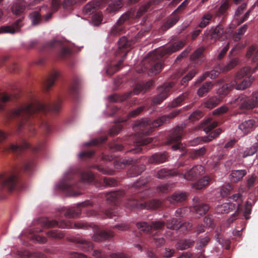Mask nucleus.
I'll return each instance as SVG.
<instances>
[{"label":"nucleus","mask_w":258,"mask_h":258,"mask_svg":"<svg viewBox=\"0 0 258 258\" xmlns=\"http://www.w3.org/2000/svg\"><path fill=\"white\" fill-rule=\"evenodd\" d=\"M61 99L59 97L52 103L41 102L36 99L31 98L29 102L12 110L10 117L18 120L19 131L26 128L33 135L35 130L33 125L36 121L39 123L41 121L42 127L49 133L51 131V125L47 121L42 119V116L48 113L58 112L61 108Z\"/></svg>","instance_id":"nucleus-1"},{"label":"nucleus","mask_w":258,"mask_h":258,"mask_svg":"<svg viewBox=\"0 0 258 258\" xmlns=\"http://www.w3.org/2000/svg\"><path fill=\"white\" fill-rule=\"evenodd\" d=\"M184 45V41L180 40L168 47L161 48L149 53L142 63V69L138 70V72L146 73L150 76L159 74L163 67L164 61L162 57L165 55L170 54L179 50Z\"/></svg>","instance_id":"nucleus-2"},{"label":"nucleus","mask_w":258,"mask_h":258,"mask_svg":"<svg viewBox=\"0 0 258 258\" xmlns=\"http://www.w3.org/2000/svg\"><path fill=\"white\" fill-rule=\"evenodd\" d=\"M141 29L135 37V40H130L126 37H122L118 41V48L115 53V56L117 63L110 66L107 70V73L112 75L121 68L122 62L126 56L127 52L131 49L132 45L138 41L144 35V33L148 32L151 29V23L147 18L144 17L141 22Z\"/></svg>","instance_id":"nucleus-3"},{"label":"nucleus","mask_w":258,"mask_h":258,"mask_svg":"<svg viewBox=\"0 0 258 258\" xmlns=\"http://www.w3.org/2000/svg\"><path fill=\"white\" fill-rule=\"evenodd\" d=\"M95 180L94 174L90 171L70 172L66 174L58 184V188L68 192L72 196H77L81 192L79 190L84 187L86 183H90Z\"/></svg>","instance_id":"nucleus-4"},{"label":"nucleus","mask_w":258,"mask_h":258,"mask_svg":"<svg viewBox=\"0 0 258 258\" xmlns=\"http://www.w3.org/2000/svg\"><path fill=\"white\" fill-rule=\"evenodd\" d=\"M146 179H140L137 180L129 189V192L133 194L128 197L126 202L125 207L130 210L136 209H157L161 205V202L156 200L147 201L144 200V196L147 191L141 192V190L147 183Z\"/></svg>","instance_id":"nucleus-5"},{"label":"nucleus","mask_w":258,"mask_h":258,"mask_svg":"<svg viewBox=\"0 0 258 258\" xmlns=\"http://www.w3.org/2000/svg\"><path fill=\"white\" fill-rule=\"evenodd\" d=\"M35 162L33 159L25 161L23 165L15 168L13 171L0 174V186L9 191L16 187L18 183L17 174L20 171L26 173L31 172L34 168Z\"/></svg>","instance_id":"nucleus-6"},{"label":"nucleus","mask_w":258,"mask_h":258,"mask_svg":"<svg viewBox=\"0 0 258 258\" xmlns=\"http://www.w3.org/2000/svg\"><path fill=\"white\" fill-rule=\"evenodd\" d=\"M180 112V110H175L168 115H163L154 121L149 118H146L137 122L134 126V130L137 131L139 135H149L155 128L158 127L175 117Z\"/></svg>","instance_id":"nucleus-7"},{"label":"nucleus","mask_w":258,"mask_h":258,"mask_svg":"<svg viewBox=\"0 0 258 258\" xmlns=\"http://www.w3.org/2000/svg\"><path fill=\"white\" fill-rule=\"evenodd\" d=\"M250 73L251 69L248 67L243 68L237 73L234 80L231 81L230 83H226L218 89L219 96L227 95L233 88L237 90H241L249 87L252 81L249 78H245L240 83L239 82V80Z\"/></svg>","instance_id":"nucleus-8"},{"label":"nucleus","mask_w":258,"mask_h":258,"mask_svg":"<svg viewBox=\"0 0 258 258\" xmlns=\"http://www.w3.org/2000/svg\"><path fill=\"white\" fill-rule=\"evenodd\" d=\"M41 226L44 228H52L58 227L60 228H77L83 229H89L92 228L94 230H98V227L92 223H88L83 221H78L73 224L70 221L62 220L58 222L56 220H50L47 218H43L41 220Z\"/></svg>","instance_id":"nucleus-9"},{"label":"nucleus","mask_w":258,"mask_h":258,"mask_svg":"<svg viewBox=\"0 0 258 258\" xmlns=\"http://www.w3.org/2000/svg\"><path fill=\"white\" fill-rule=\"evenodd\" d=\"M241 109H251L258 107V91L252 93L250 97L241 94L231 102Z\"/></svg>","instance_id":"nucleus-10"},{"label":"nucleus","mask_w":258,"mask_h":258,"mask_svg":"<svg viewBox=\"0 0 258 258\" xmlns=\"http://www.w3.org/2000/svg\"><path fill=\"white\" fill-rule=\"evenodd\" d=\"M154 85V82L152 80L149 81L145 83L138 84L136 85L133 91L130 92L122 96L118 94H114L109 96V100L111 102H122L130 97L132 94L138 95L143 92L145 93Z\"/></svg>","instance_id":"nucleus-11"},{"label":"nucleus","mask_w":258,"mask_h":258,"mask_svg":"<svg viewBox=\"0 0 258 258\" xmlns=\"http://www.w3.org/2000/svg\"><path fill=\"white\" fill-rule=\"evenodd\" d=\"M183 135V127L177 126L173 128L168 135L167 144L168 145L174 144L171 146L173 150H177L182 151L183 154L185 153V148L179 141L181 140Z\"/></svg>","instance_id":"nucleus-12"},{"label":"nucleus","mask_w":258,"mask_h":258,"mask_svg":"<svg viewBox=\"0 0 258 258\" xmlns=\"http://www.w3.org/2000/svg\"><path fill=\"white\" fill-rule=\"evenodd\" d=\"M44 144L42 143H39L37 145L33 146L30 145L24 139H23L21 143L19 144H11L10 145L4 146L3 148L5 151L12 152L14 153L18 154L22 152L24 150L29 149L34 153H36L41 151L43 148Z\"/></svg>","instance_id":"nucleus-13"},{"label":"nucleus","mask_w":258,"mask_h":258,"mask_svg":"<svg viewBox=\"0 0 258 258\" xmlns=\"http://www.w3.org/2000/svg\"><path fill=\"white\" fill-rule=\"evenodd\" d=\"M92 202L86 201L77 205L76 207H63L59 210L60 214L64 213V216L68 218H74L78 217L81 213V207L91 206Z\"/></svg>","instance_id":"nucleus-14"},{"label":"nucleus","mask_w":258,"mask_h":258,"mask_svg":"<svg viewBox=\"0 0 258 258\" xmlns=\"http://www.w3.org/2000/svg\"><path fill=\"white\" fill-rule=\"evenodd\" d=\"M165 225V223L161 221H152L150 223L146 222H139L137 223L136 226L144 233H151L153 230H161Z\"/></svg>","instance_id":"nucleus-15"},{"label":"nucleus","mask_w":258,"mask_h":258,"mask_svg":"<svg viewBox=\"0 0 258 258\" xmlns=\"http://www.w3.org/2000/svg\"><path fill=\"white\" fill-rule=\"evenodd\" d=\"M204 173V167L201 165H197L190 169H187L184 173H180L178 172V176L187 180H195L199 176L203 175Z\"/></svg>","instance_id":"nucleus-16"},{"label":"nucleus","mask_w":258,"mask_h":258,"mask_svg":"<svg viewBox=\"0 0 258 258\" xmlns=\"http://www.w3.org/2000/svg\"><path fill=\"white\" fill-rule=\"evenodd\" d=\"M173 82H170L159 87V94L153 98L152 100V104L154 105L159 104L165 100L168 96L169 92L173 88Z\"/></svg>","instance_id":"nucleus-17"},{"label":"nucleus","mask_w":258,"mask_h":258,"mask_svg":"<svg viewBox=\"0 0 258 258\" xmlns=\"http://www.w3.org/2000/svg\"><path fill=\"white\" fill-rule=\"evenodd\" d=\"M231 33L230 29H224L221 24H219L216 27L211 29L210 36L212 39L223 41L229 37Z\"/></svg>","instance_id":"nucleus-18"},{"label":"nucleus","mask_w":258,"mask_h":258,"mask_svg":"<svg viewBox=\"0 0 258 258\" xmlns=\"http://www.w3.org/2000/svg\"><path fill=\"white\" fill-rule=\"evenodd\" d=\"M237 59L235 58L231 59L229 62L225 66L219 64L214 70L210 72H206V73H209L208 74V77L213 79L218 77L221 72H226L233 69L237 65Z\"/></svg>","instance_id":"nucleus-19"},{"label":"nucleus","mask_w":258,"mask_h":258,"mask_svg":"<svg viewBox=\"0 0 258 258\" xmlns=\"http://www.w3.org/2000/svg\"><path fill=\"white\" fill-rule=\"evenodd\" d=\"M48 47L50 48H58L60 49L59 56L60 58L66 59L69 58L72 54L71 50L68 47L62 46V42L58 40H54L47 44Z\"/></svg>","instance_id":"nucleus-20"},{"label":"nucleus","mask_w":258,"mask_h":258,"mask_svg":"<svg viewBox=\"0 0 258 258\" xmlns=\"http://www.w3.org/2000/svg\"><path fill=\"white\" fill-rule=\"evenodd\" d=\"M24 16H20L12 25L9 26H2L0 27V34L10 33L14 34L20 31V28L23 26L22 21Z\"/></svg>","instance_id":"nucleus-21"},{"label":"nucleus","mask_w":258,"mask_h":258,"mask_svg":"<svg viewBox=\"0 0 258 258\" xmlns=\"http://www.w3.org/2000/svg\"><path fill=\"white\" fill-rule=\"evenodd\" d=\"M114 235V232L111 230L96 231L92 236V239L95 242H102L111 240Z\"/></svg>","instance_id":"nucleus-22"},{"label":"nucleus","mask_w":258,"mask_h":258,"mask_svg":"<svg viewBox=\"0 0 258 258\" xmlns=\"http://www.w3.org/2000/svg\"><path fill=\"white\" fill-rule=\"evenodd\" d=\"M97 212L95 211H89L87 212V215L89 217L96 216L99 218L105 219L106 218H111L113 216L117 215V213L115 209H108L101 211V213Z\"/></svg>","instance_id":"nucleus-23"},{"label":"nucleus","mask_w":258,"mask_h":258,"mask_svg":"<svg viewBox=\"0 0 258 258\" xmlns=\"http://www.w3.org/2000/svg\"><path fill=\"white\" fill-rule=\"evenodd\" d=\"M125 193L123 190L113 191L107 193L106 195L107 202L112 205L117 206L121 198H122Z\"/></svg>","instance_id":"nucleus-24"},{"label":"nucleus","mask_w":258,"mask_h":258,"mask_svg":"<svg viewBox=\"0 0 258 258\" xmlns=\"http://www.w3.org/2000/svg\"><path fill=\"white\" fill-rule=\"evenodd\" d=\"M76 246L84 251H88L92 250L93 247V243L88 240L80 237H74L72 240Z\"/></svg>","instance_id":"nucleus-25"},{"label":"nucleus","mask_w":258,"mask_h":258,"mask_svg":"<svg viewBox=\"0 0 258 258\" xmlns=\"http://www.w3.org/2000/svg\"><path fill=\"white\" fill-rule=\"evenodd\" d=\"M155 176L161 179L168 178L174 176H178V171L175 169L162 168L156 172Z\"/></svg>","instance_id":"nucleus-26"},{"label":"nucleus","mask_w":258,"mask_h":258,"mask_svg":"<svg viewBox=\"0 0 258 258\" xmlns=\"http://www.w3.org/2000/svg\"><path fill=\"white\" fill-rule=\"evenodd\" d=\"M256 123L255 119H249L240 124L238 127L245 135H247L253 130Z\"/></svg>","instance_id":"nucleus-27"},{"label":"nucleus","mask_w":258,"mask_h":258,"mask_svg":"<svg viewBox=\"0 0 258 258\" xmlns=\"http://www.w3.org/2000/svg\"><path fill=\"white\" fill-rule=\"evenodd\" d=\"M246 56L247 58H252V61L254 62H257L256 66L251 69V72L254 73L256 70L258 69V49L255 46L252 45L249 47L247 51ZM249 68V67H248Z\"/></svg>","instance_id":"nucleus-28"},{"label":"nucleus","mask_w":258,"mask_h":258,"mask_svg":"<svg viewBox=\"0 0 258 258\" xmlns=\"http://www.w3.org/2000/svg\"><path fill=\"white\" fill-rule=\"evenodd\" d=\"M168 155L166 152L156 153L151 156L149 158V162L151 164H159L166 162L167 160Z\"/></svg>","instance_id":"nucleus-29"},{"label":"nucleus","mask_w":258,"mask_h":258,"mask_svg":"<svg viewBox=\"0 0 258 258\" xmlns=\"http://www.w3.org/2000/svg\"><path fill=\"white\" fill-rule=\"evenodd\" d=\"M153 139L152 138H144L143 137H140L138 141L135 143V146L137 148L132 149L128 152H130L133 153H140L143 150V149L141 147V146H144L146 145H147L151 143Z\"/></svg>","instance_id":"nucleus-30"},{"label":"nucleus","mask_w":258,"mask_h":258,"mask_svg":"<svg viewBox=\"0 0 258 258\" xmlns=\"http://www.w3.org/2000/svg\"><path fill=\"white\" fill-rule=\"evenodd\" d=\"M194 200L196 201L195 205L194 207L196 213L200 216L206 214L209 211L210 206L207 204L201 203L198 198H194Z\"/></svg>","instance_id":"nucleus-31"},{"label":"nucleus","mask_w":258,"mask_h":258,"mask_svg":"<svg viewBox=\"0 0 258 258\" xmlns=\"http://www.w3.org/2000/svg\"><path fill=\"white\" fill-rule=\"evenodd\" d=\"M101 1L92 2L86 4L83 9V12L86 15H91L101 7Z\"/></svg>","instance_id":"nucleus-32"},{"label":"nucleus","mask_w":258,"mask_h":258,"mask_svg":"<svg viewBox=\"0 0 258 258\" xmlns=\"http://www.w3.org/2000/svg\"><path fill=\"white\" fill-rule=\"evenodd\" d=\"M26 3L24 0H17L13 5L12 11L16 15H21L25 10Z\"/></svg>","instance_id":"nucleus-33"},{"label":"nucleus","mask_w":258,"mask_h":258,"mask_svg":"<svg viewBox=\"0 0 258 258\" xmlns=\"http://www.w3.org/2000/svg\"><path fill=\"white\" fill-rule=\"evenodd\" d=\"M59 76V73L54 71L53 73L47 78L43 83V88L46 92H48L50 88L53 86L57 78Z\"/></svg>","instance_id":"nucleus-34"},{"label":"nucleus","mask_w":258,"mask_h":258,"mask_svg":"<svg viewBox=\"0 0 258 258\" xmlns=\"http://www.w3.org/2000/svg\"><path fill=\"white\" fill-rule=\"evenodd\" d=\"M223 99V97L220 96H214L209 97L207 100L204 102V107L208 109H212L217 106Z\"/></svg>","instance_id":"nucleus-35"},{"label":"nucleus","mask_w":258,"mask_h":258,"mask_svg":"<svg viewBox=\"0 0 258 258\" xmlns=\"http://www.w3.org/2000/svg\"><path fill=\"white\" fill-rule=\"evenodd\" d=\"M195 244V241L190 239H182L179 240L176 244L177 249L183 250L192 247Z\"/></svg>","instance_id":"nucleus-36"},{"label":"nucleus","mask_w":258,"mask_h":258,"mask_svg":"<svg viewBox=\"0 0 258 258\" xmlns=\"http://www.w3.org/2000/svg\"><path fill=\"white\" fill-rule=\"evenodd\" d=\"M179 19V16L178 15L174 14V13L173 12L171 17L169 18L161 26V30L163 31L167 30L168 29L173 26L178 22Z\"/></svg>","instance_id":"nucleus-37"},{"label":"nucleus","mask_w":258,"mask_h":258,"mask_svg":"<svg viewBox=\"0 0 258 258\" xmlns=\"http://www.w3.org/2000/svg\"><path fill=\"white\" fill-rule=\"evenodd\" d=\"M235 205L232 203H226L218 205L216 208V211L220 214H227L233 211L235 208Z\"/></svg>","instance_id":"nucleus-38"},{"label":"nucleus","mask_w":258,"mask_h":258,"mask_svg":"<svg viewBox=\"0 0 258 258\" xmlns=\"http://www.w3.org/2000/svg\"><path fill=\"white\" fill-rule=\"evenodd\" d=\"M135 161L130 157L121 158L116 160L114 163V165L116 168H123L127 166L134 164Z\"/></svg>","instance_id":"nucleus-39"},{"label":"nucleus","mask_w":258,"mask_h":258,"mask_svg":"<svg viewBox=\"0 0 258 258\" xmlns=\"http://www.w3.org/2000/svg\"><path fill=\"white\" fill-rule=\"evenodd\" d=\"M245 170H232L230 175V179L233 182H237L241 180L243 177L246 174Z\"/></svg>","instance_id":"nucleus-40"},{"label":"nucleus","mask_w":258,"mask_h":258,"mask_svg":"<svg viewBox=\"0 0 258 258\" xmlns=\"http://www.w3.org/2000/svg\"><path fill=\"white\" fill-rule=\"evenodd\" d=\"M123 6V2L121 0H111L107 8L109 13H113L118 11Z\"/></svg>","instance_id":"nucleus-41"},{"label":"nucleus","mask_w":258,"mask_h":258,"mask_svg":"<svg viewBox=\"0 0 258 258\" xmlns=\"http://www.w3.org/2000/svg\"><path fill=\"white\" fill-rule=\"evenodd\" d=\"M213 84L211 82H207L204 83L197 91L198 95L200 97H203L207 94L213 88Z\"/></svg>","instance_id":"nucleus-42"},{"label":"nucleus","mask_w":258,"mask_h":258,"mask_svg":"<svg viewBox=\"0 0 258 258\" xmlns=\"http://www.w3.org/2000/svg\"><path fill=\"white\" fill-rule=\"evenodd\" d=\"M145 169L144 165H133L128 170V174L131 176H137L140 175Z\"/></svg>","instance_id":"nucleus-43"},{"label":"nucleus","mask_w":258,"mask_h":258,"mask_svg":"<svg viewBox=\"0 0 258 258\" xmlns=\"http://www.w3.org/2000/svg\"><path fill=\"white\" fill-rule=\"evenodd\" d=\"M20 254L23 258H46V255L41 252L31 253L27 250L22 251Z\"/></svg>","instance_id":"nucleus-44"},{"label":"nucleus","mask_w":258,"mask_h":258,"mask_svg":"<svg viewBox=\"0 0 258 258\" xmlns=\"http://www.w3.org/2000/svg\"><path fill=\"white\" fill-rule=\"evenodd\" d=\"M217 126V122L215 121H212L210 118L207 119L202 124V127L203 129V131L207 134Z\"/></svg>","instance_id":"nucleus-45"},{"label":"nucleus","mask_w":258,"mask_h":258,"mask_svg":"<svg viewBox=\"0 0 258 258\" xmlns=\"http://www.w3.org/2000/svg\"><path fill=\"white\" fill-rule=\"evenodd\" d=\"M189 96L188 92H184L173 100L169 104V107L175 108L181 105L182 102L186 99Z\"/></svg>","instance_id":"nucleus-46"},{"label":"nucleus","mask_w":258,"mask_h":258,"mask_svg":"<svg viewBox=\"0 0 258 258\" xmlns=\"http://www.w3.org/2000/svg\"><path fill=\"white\" fill-rule=\"evenodd\" d=\"M180 223H181L180 219L172 218L167 220L166 226L168 229L177 230L180 228Z\"/></svg>","instance_id":"nucleus-47"},{"label":"nucleus","mask_w":258,"mask_h":258,"mask_svg":"<svg viewBox=\"0 0 258 258\" xmlns=\"http://www.w3.org/2000/svg\"><path fill=\"white\" fill-rule=\"evenodd\" d=\"M51 12L48 13L45 16L44 18L45 21H47L51 18L52 15L53 13L56 12L60 5V0H52L51 1Z\"/></svg>","instance_id":"nucleus-48"},{"label":"nucleus","mask_w":258,"mask_h":258,"mask_svg":"<svg viewBox=\"0 0 258 258\" xmlns=\"http://www.w3.org/2000/svg\"><path fill=\"white\" fill-rule=\"evenodd\" d=\"M186 194L182 192H175L169 198V201L171 203L174 204L176 202H182L185 200Z\"/></svg>","instance_id":"nucleus-49"},{"label":"nucleus","mask_w":258,"mask_h":258,"mask_svg":"<svg viewBox=\"0 0 258 258\" xmlns=\"http://www.w3.org/2000/svg\"><path fill=\"white\" fill-rule=\"evenodd\" d=\"M79 84V80L77 78H75L72 84L69 88V93L74 97H76L78 95Z\"/></svg>","instance_id":"nucleus-50"},{"label":"nucleus","mask_w":258,"mask_h":258,"mask_svg":"<svg viewBox=\"0 0 258 258\" xmlns=\"http://www.w3.org/2000/svg\"><path fill=\"white\" fill-rule=\"evenodd\" d=\"M211 178L208 176H205L200 179L194 184L196 189H200L209 184Z\"/></svg>","instance_id":"nucleus-51"},{"label":"nucleus","mask_w":258,"mask_h":258,"mask_svg":"<svg viewBox=\"0 0 258 258\" xmlns=\"http://www.w3.org/2000/svg\"><path fill=\"white\" fill-rule=\"evenodd\" d=\"M198 71L196 69H194L190 71L181 80L180 85L186 86L188 81L191 80L197 74Z\"/></svg>","instance_id":"nucleus-52"},{"label":"nucleus","mask_w":258,"mask_h":258,"mask_svg":"<svg viewBox=\"0 0 258 258\" xmlns=\"http://www.w3.org/2000/svg\"><path fill=\"white\" fill-rule=\"evenodd\" d=\"M204 50V48L203 47H200L196 50L190 56L191 60L198 63L199 61L201 60L203 58Z\"/></svg>","instance_id":"nucleus-53"},{"label":"nucleus","mask_w":258,"mask_h":258,"mask_svg":"<svg viewBox=\"0 0 258 258\" xmlns=\"http://www.w3.org/2000/svg\"><path fill=\"white\" fill-rule=\"evenodd\" d=\"M32 23L34 25L38 24L42 20L41 14L38 11H34L30 14Z\"/></svg>","instance_id":"nucleus-54"},{"label":"nucleus","mask_w":258,"mask_h":258,"mask_svg":"<svg viewBox=\"0 0 258 258\" xmlns=\"http://www.w3.org/2000/svg\"><path fill=\"white\" fill-rule=\"evenodd\" d=\"M221 128H217L210 133L207 136L204 137L205 143L211 141L213 139L218 137L222 133Z\"/></svg>","instance_id":"nucleus-55"},{"label":"nucleus","mask_w":258,"mask_h":258,"mask_svg":"<svg viewBox=\"0 0 258 258\" xmlns=\"http://www.w3.org/2000/svg\"><path fill=\"white\" fill-rule=\"evenodd\" d=\"M11 99V97L5 93L0 92V111L4 109L5 104Z\"/></svg>","instance_id":"nucleus-56"},{"label":"nucleus","mask_w":258,"mask_h":258,"mask_svg":"<svg viewBox=\"0 0 258 258\" xmlns=\"http://www.w3.org/2000/svg\"><path fill=\"white\" fill-rule=\"evenodd\" d=\"M212 17V14L210 13H208L204 15L202 17V21L199 24V27L201 28L205 27L208 25Z\"/></svg>","instance_id":"nucleus-57"},{"label":"nucleus","mask_w":258,"mask_h":258,"mask_svg":"<svg viewBox=\"0 0 258 258\" xmlns=\"http://www.w3.org/2000/svg\"><path fill=\"white\" fill-rule=\"evenodd\" d=\"M210 240L208 236H206L204 238L200 239L197 242L196 248L198 250H202L203 248L205 247Z\"/></svg>","instance_id":"nucleus-58"},{"label":"nucleus","mask_w":258,"mask_h":258,"mask_svg":"<svg viewBox=\"0 0 258 258\" xmlns=\"http://www.w3.org/2000/svg\"><path fill=\"white\" fill-rule=\"evenodd\" d=\"M206 153V149L205 147H203L198 150H195L191 153L190 157L192 159H196L198 157L204 155Z\"/></svg>","instance_id":"nucleus-59"},{"label":"nucleus","mask_w":258,"mask_h":258,"mask_svg":"<svg viewBox=\"0 0 258 258\" xmlns=\"http://www.w3.org/2000/svg\"><path fill=\"white\" fill-rule=\"evenodd\" d=\"M232 189V186L230 184L227 183L224 184L221 187V195L223 197H226L230 194Z\"/></svg>","instance_id":"nucleus-60"},{"label":"nucleus","mask_w":258,"mask_h":258,"mask_svg":"<svg viewBox=\"0 0 258 258\" xmlns=\"http://www.w3.org/2000/svg\"><path fill=\"white\" fill-rule=\"evenodd\" d=\"M48 236L57 239H61L63 237V234L59 230H51L46 233Z\"/></svg>","instance_id":"nucleus-61"},{"label":"nucleus","mask_w":258,"mask_h":258,"mask_svg":"<svg viewBox=\"0 0 258 258\" xmlns=\"http://www.w3.org/2000/svg\"><path fill=\"white\" fill-rule=\"evenodd\" d=\"M122 126L120 123H115L110 130L109 134L112 136L117 135L122 129Z\"/></svg>","instance_id":"nucleus-62"},{"label":"nucleus","mask_w":258,"mask_h":258,"mask_svg":"<svg viewBox=\"0 0 258 258\" xmlns=\"http://www.w3.org/2000/svg\"><path fill=\"white\" fill-rule=\"evenodd\" d=\"M180 228L181 231L184 233H187L189 231H190L192 227V225L191 223L185 222L181 223H180Z\"/></svg>","instance_id":"nucleus-63"},{"label":"nucleus","mask_w":258,"mask_h":258,"mask_svg":"<svg viewBox=\"0 0 258 258\" xmlns=\"http://www.w3.org/2000/svg\"><path fill=\"white\" fill-rule=\"evenodd\" d=\"M203 116V113L200 110H196L191 113L189 116V119L191 121L199 120Z\"/></svg>","instance_id":"nucleus-64"}]
</instances>
